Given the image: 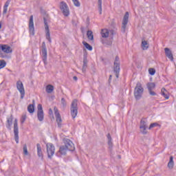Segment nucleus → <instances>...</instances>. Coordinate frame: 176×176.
<instances>
[{"label": "nucleus", "mask_w": 176, "mask_h": 176, "mask_svg": "<svg viewBox=\"0 0 176 176\" xmlns=\"http://www.w3.org/2000/svg\"><path fill=\"white\" fill-rule=\"evenodd\" d=\"M27 119V115H23L22 116V118H21V123H24V122H25V120Z\"/></svg>", "instance_id": "58836bf2"}, {"label": "nucleus", "mask_w": 176, "mask_h": 176, "mask_svg": "<svg viewBox=\"0 0 176 176\" xmlns=\"http://www.w3.org/2000/svg\"><path fill=\"white\" fill-rule=\"evenodd\" d=\"M54 90V87L52 85H48L46 86V92L48 94L53 93Z\"/></svg>", "instance_id": "cd10ccee"}, {"label": "nucleus", "mask_w": 176, "mask_h": 176, "mask_svg": "<svg viewBox=\"0 0 176 176\" xmlns=\"http://www.w3.org/2000/svg\"><path fill=\"white\" fill-rule=\"evenodd\" d=\"M129 16L130 14H129V12H126L123 17L122 28H121V31L123 33L126 32V28H127V24L129 23Z\"/></svg>", "instance_id": "20e7f679"}, {"label": "nucleus", "mask_w": 176, "mask_h": 176, "mask_svg": "<svg viewBox=\"0 0 176 176\" xmlns=\"http://www.w3.org/2000/svg\"><path fill=\"white\" fill-rule=\"evenodd\" d=\"M107 139H108V141L112 140V138L111 137V134H109V133L107 134Z\"/></svg>", "instance_id": "37998d69"}, {"label": "nucleus", "mask_w": 176, "mask_h": 176, "mask_svg": "<svg viewBox=\"0 0 176 176\" xmlns=\"http://www.w3.org/2000/svg\"><path fill=\"white\" fill-rule=\"evenodd\" d=\"M87 36L89 41H94V35L93 34V32L91 30H88L87 32Z\"/></svg>", "instance_id": "a878e982"}, {"label": "nucleus", "mask_w": 176, "mask_h": 176, "mask_svg": "<svg viewBox=\"0 0 176 176\" xmlns=\"http://www.w3.org/2000/svg\"><path fill=\"white\" fill-rule=\"evenodd\" d=\"M142 47L143 50H147V49L149 48V44L148 43V41H146L145 40H142Z\"/></svg>", "instance_id": "bb28decb"}, {"label": "nucleus", "mask_w": 176, "mask_h": 176, "mask_svg": "<svg viewBox=\"0 0 176 176\" xmlns=\"http://www.w3.org/2000/svg\"><path fill=\"white\" fill-rule=\"evenodd\" d=\"M12 0H8L4 6H3V14H6V13H8V8L9 7V5L10 4V1Z\"/></svg>", "instance_id": "b1692460"}, {"label": "nucleus", "mask_w": 176, "mask_h": 176, "mask_svg": "<svg viewBox=\"0 0 176 176\" xmlns=\"http://www.w3.org/2000/svg\"><path fill=\"white\" fill-rule=\"evenodd\" d=\"M50 112H52V109H50Z\"/></svg>", "instance_id": "864d4df0"}, {"label": "nucleus", "mask_w": 176, "mask_h": 176, "mask_svg": "<svg viewBox=\"0 0 176 176\" xmlns=\"http://www.w3.org/2000/svg\"><path fill=\"white\" fill-rule=\"evenodd\" d=\"M16 89L21 94V99L23 100V98H24V96H25V90L24 89V85L21 80H18L16 82Z\"/></svg>", "instance_id": "39448f33"}, {"label": "nucleus", "mask_w": 176, "mask_h": 176, "mask_svg": "<svg viewBox=\"0 0 176 176\" xmlns=\"http://www.w3.org/2000/svg\"><path fill=\"white\" fill-rule=\"evenodd\" d=\"M148 92L151 96H155L156 94V93L152 90L148 91Z\"/></svg>", "instance_id": "a19ab883"}, {"label": "nucleus", "mask_w": 176, "mask_h": 176, "mask_svg": "<svg viewBox=\"0 0 176 176\" xmlns=\"http://www.w3.org/2000/svg\"><path fill=\"white\" fill-rule=\"evenodd\" d=\"M73 79H74V80H78V77L74 76V77H73Z\"/></svg>", "instance_id": "de8ad7c7"}, {"label": "nucleus", "mask_w": 176, "mask_h": 176, "mask_svg": "<svg viewBox=\"0 0 176 176\" xmlns=\"http://www.w3.org/2000/svg\"><path fill=\"white\" fill-rule=\"evenodd\" d=\"M50 112H52V109H50Z\"/></svg>", "instance_id": "5fc2aeb1"}, {"label": "nucleus", "mask_w": 176, "mask_h": 176, "mask_svg": "<svg viewBox=\"0 0 176 176\" xmlns=\"http://www.w3.org/2000/svg\"><path fill=\"white\" fill-rule=\"evenodd\" d=\"M161 94L166 98V100H168L169 96H168V91L166 90L164 88H162L161 90Z\"/></svg>", "instance_id": "393cba45"}, {"label": "nucleus", "mask_w": 176, "mask_h": 176, "mask_svg": "<svg viewBox=\"0 0 176 176\" xmlns=\"http://www.w3.org/2000/svg\"><path fill=\"white\" fill-rule=\"evenodd\" d=\"M146 86H147L148 90L151 91V90H153V89H155L156 85H155V82H148L147 83Z\"/></svg>", "instance_id": "7c9ffc66"}, {"label": "nucleus", "mask_w": 176, "mask_h": 176, "mask_svg": "<svg viewBox=\"0 0 176 176\" xmlns=\"http://www.w3.org/2000/svg\"><path fill=\"white\" fill-rule=\"evenodd\" d=\"M71 115L73 119H75L78 115V100L74 99L71 104Z\"/></svg>", "instance_id": "f03ea898"}, {"label": "nucleus", "mask_w": 176, "mask_h": 176, "mask_svg": "<svg viewBox=\"0 0 176 176\" xmlns=\"http://www.w3.org/2000/svg\"><path fill=\"white\" fill-rule=\"evenodd\" d=\"M12 122H13V116H10V118H8L7 120V123H8V125H7V127L8 129H10L12 124Z\"/></svg>", "instance_id": "c756f323"}, {"label": "nucleus", "mask_w": 176, "mask_h": 176, "mask_svg": "<svg viewBox=\"0 0 176 176\" xmlns=\"http://www.w3.org/2000/svg\"><path fill=\"white\" fill-rule=\"evenodd\" d=\"M81 31L82 32H83V28H81Z\"/></svg>", "instance_id": "603ef678"}, {"label": "nucleus", "mask_w": 176, "mask_h": 176, "mask_svg": "<svg viewBox=\"0 0 176 176\" xmlns=\"http://www.w3.org/2000/svg\"><path fill=\"white\" fill-rule=\"evenodd\" d=\"M28 111L29 113H34L35 112V100H33V104L28 106Z\"/></svg>", "instance_id": "aec40b11"}, {"label": "nucleus", "mask_w": 176, "mask_h": 176, "mask_svg": "<svg viewBox=\"0 0 176 176\" xmlns=\"http://www.w3.org/2000/svg\"><path fill=\"white\" fill-rule=\"evenodd\" d=\"M1 28H2V22L1 21H0V30H1Z\"/></svg>", "instance_id": "09e8293b"}, {"label": "nucleus", "mask_w": 176, "mask_h": 176, "mask_svg": "<svg viewBox=\"0 0 176 176\" xmlns=\"http://www.w3.org/2000/svg\"><path fill=\"white\" fill-rule=\"evenodd\" d=\"M29 30L32 35H35V28H34V16L31 15L29 21Z\"/></svg>", "instance_id": "2eb2a0df"}, {"label": "nucleus", "mask_w": 176, "mask_h": 176, "mask_svg": "<svg viewBox=\"0 0 176 176\" xmlns=\"http://www.w3.org/2000/svg\"><path fill=\"white\" fill-rule=\"evenodd\" d=\"M5 67H6V61L3 60H0V69L5 68Z\"/></svg>", "instance_id": "473e14b6"}, {"label": "nucleus", "mask_w": 176, "mask_h": 176, "mask_svg": "<svg viewBox=\"0 0 176 176\" xmlns=\"http://www.w3.org/2000/svg\"><path fill=\"white\" fill-rule=\"evenodd\" d=\"M87 63H89V60H87V55H84L83 65L82 69V72H83V74H85L86 69H87Z\"/></svg>", "instance_id": "a211bd4d"}, {"label": "nucleus", "mask_w": 176, "mask_h": 176, "mask_svg": "<svg viewBox=\"0 0 176 176\" xmlns=\"http://www.w3.org/2000/svg\"><path fill=\"white\" fill-rule=\"evenodd\" d=\"M109 46H111L112 45V41H109V43H107Z\"/></svg>", "instance_id": "a18cd8bd"}, {"label": "nucleus", "mask_w": 176, "mask_h": 176, "mask_svg": "<svg viewBox=\"0 0 176 176\" xmlns=\"http://www.w3.org/2000/svg\"><path fill=\"white\" fill-rule=\"evenodd\" d=\"M165 54L166 56V57H168V58H169V60H170V61H174V57L173 56V52H171V50H170V48H165Z\"/></svg>", "instance_id": "f3484780"}, {"label": "nucleus", "mask_w": 176, "mask_h": 176, "mask_svg": "<svg viewBox=\"0 0 176 176\" xmlns=\"http://www.w3.org/2000/svg\"><path fill=\"white\" fill-rule=\"evenodd\" d=\"M0 56H1V58H6V57H8L7 55H5V54H3L2 53L0 54Z\"/></svg>", "instance_id": "79ce46f5"}, {"label": "nucleus", "mask_w": 176, "mask_h": 176, "mask_svg": "<svg viewBox=\"0 0 176 176\" xmlns=\"http://www.w3.org/2000/svg\"><path fill=\"white\" fill-rule=\"evenodd\" d=\"M37 146V155L38 157H41V159H43V153H42V147H41V144L38 143L36 144Z\"/></svg>", "instance_id": "412c9836"}, {"label": "nucleus", "mask_w": 176, "mask_h": 176, "mask_svg": "<svg viewBox=\"0 0 176 176\" xmlns=\"http://www.w3.org/2000/svg\"><path fill=\"white\" fill-rule=\"evenodd\" d=\"M108 145H109V149H112L113 146V143L112 142V140H108Z\"/></svg>", "instance_id": "e433bc0d"}, {"label": "nucleus", "mask_w": 176, "mask_h": 176, "mask_svg": "<svg viewBox=\"0 0 176 176\" xmlns=\"http://www.w3.org/2000/svg\"><path fill=\"white\" fill-rule=\"evenodd\" d=\"M168 167L170 170L174 168V157L173 156L170 157L169 162L168 163Z\"/></svg>", "instance_id": "5701e85b"}, {"label": "nucleus", "mask_w": 176, "mask_h": 176, "mask_svg": "<svg viewBox=\"0 0 176 176\" xmlns=\"http://www.w3.org/2000/svg\"><path fill=\"white\" fill-rule=\"evenodd\" d=\"M156 126H159V124L157 123L151 124L148 129H149V130H151V129H153V127H156Z\"/></svg>", "instance_id": "ea45409f"}, {"label": "nucleus", "mask_w": 176, "mask_h": 176, "mask_svg": "<svg viewBox=\"0 0 176 176\" xmlns=\"http://www.w3.org/2000/svg\"><path fill=\"white\" fill-rule=\"evenodd\" d=\"M63 141L65 144L64 146L67 151H70L72 152L75 151V146L74 145L72 141H71L69 139H65Z\"/></svg>", "instance_id": "9d476101"}, {"label": "nucleus", "mask_w": 176, "mask_h": 176, "mask_svg": "<svg viewBox=\"0 0 176 176\" xmlns=\"http://www.w3.org/2000/svg\"><path fill=\"white\" fill-rule=\"evenodd\" d=\"M82 45H84L85 47H86L87 50H89V51L93 50V47H91V45L87 43L86 41H82Z\"/></svg>", "instance_id": "2f4dec72"}, {"label": "nucleus", "mask_w": 176, "mask_h": 176, "mask_svg": "<svg viewBox=\"0 0 176 176\" xmlns=\"http://www.w3.org/2000/svg\"><path fill=\"white\" fill-rule=\"evenodd\" d=\"M61 104L63 107H67V102L65 101V99H64V98L61 99Z\"/></svg>", "instance_id": "4c0bfd02"}, {"label": "nucleus", "mask_w": 176, "mask_h": 176, "mask_svg": "<svg viewBox=\"0 0 176 176\" xmlns=\"http://www.w3.org/2000/svg\"><path fill=\"white\" fill-rule=\"evenodd\" d=\"M101 36L102 38H108V36H109V30H108L107 29H102L101 30Z\"/></svg>", "instance_id": "4be33fe9"}, {"label": "nucleus", "mask_w": 176, "mask_h": 176, "mask_svg": "<svg viewBox=\"0 0 176 176\" xmlns=\"http://www.w3.org/2000/svg\"><path fill=\"white\" fill-rule=\"evenodd\" d=\"M111 79H112V75H110L109 78V82H111Z\"/></svg>", "instance_id": "49530a36"}, {"label": "nucleus", "mask_w": 176, "mask_h": 176, "mask_svg": "<svg viewBox=\"0 0 176 176\" xmlns=\"http://www.w3.org/2000/svg\"><path fill=\"white\" fill-rule=\"evenodd\" d=\"M60 9L65 17H68L69 16V8H68L67 3L65 1H61L60 3Z\"/></svg>", "instance_id": "7ed1b4c3"}, {"label": "nucleus", "mask_w": 176, "mask_h": 176, "mask_svg": "<svg viewBox=\"0 0 176 176\" xmlns=\"http://www.w3.org/2000/svg\"><path fill=\"white\" fill-rule=\"evenodd\" d=\"M111 33L112 34V35H113V30H111Z\"/></svg>", "instance_id": "8fccbe9b"}, {"label": "nucleus", "mask_w": 176, "mask_h": 176, "mask_svg": "<svg viewBox=\"0 0 176 176\" xmlns=\"http://www.w3.org/2000/svg\"><path fill=\"white\" fill-rule=\"evenodd\" d=\"M114 72H120V61L119 60V56H116L114 60Z\"/></svg>", "instance_id": "dca6fc26"}, {"label": "nucleus", "mask_w": 176, "mask_h": 176, "mask_svg": "<svg viewBox=\"0 0 176 176\" xmlns=\"http://www.w3.org/2000/svg\"><path fill=\"white\" fill-rule=\"evenodd\" d=\"M72 2L74 3V6H76L77 8L80 6V2H79V0H72Z\"/></svg>", "instance_id": "72a5a7b5"}, {"label": "nucleus", "mask_w": 176, "mask_h": 176, "mask_svg": "<svg viewBox=\"0 0 176 176\" xmlns=\"http://www.w3.org/2000/svg\"><path fill=\"white\" fill-rule=\"evenodd\" d=\"M68 150L64 146H61L59 148V151L57 153V156H61V155H67V152Z\"/></svg>", "instance_id": "6ab92c4d"}, {"label": "nucleus", "mask_w": 176, "mask_h": 176, "mask_svg": "<svg viewBox=\"0 0 176 176\" xmlns=\"http://www.w3.org/2000/svg\"><path fill=\"white\" fill-rule=\"evenodd\" d=\"M54 111L56 118V123L58 124V126L61 127V123L63 122V120L61 119V116L58 112V109H57V107H54Z\"/></svg>", "instance_id": "ddd939ff"}, {"label": "nucleus", "mask_w": 176, "mask_h": 176, "mask_svg": "<svg viewBox=\"0 0 176 176\" xmlns=\"http://www.w3.org/2000/svg\"><path fill=\"white\" fill-rule=\"evenodd\" d=\"M147 120L145 118H143L140 121V132L143 134H146L148 132L146 131V129H148V124Z\"/></svg>", "instance_id": "9b49d317"}, {"label": "nucleus", "mask_w": 176, "mask_h": 176, "mask_svg": "<svg viewBox=\"0 0 176 176\" xmlns=\"http://www.w3.org/2000/svg\"><path fill=\"white\" fill-rule=\"evenodd\" d=\"M23 154L25 155V156H28V149L27 148V144L23 145Z\"/></svg>", "instance_id": "f704fd0d"}, {"label": "nucleus", "mask_w": 176, "mask_h": 176, "mask_svg": "<svg viewBox=\"0 0 176 176\" xmlns=\"http://www.w3.org/2000/svg\"><path fill=\"white\" fill-rule=\"evenodd\" d=\"M98 6L100 14H102V0H98Z\"/></svg>", "instance_id": "c85d7f7f"}, {"label": "nucleus", "mask_w": 176, "mask_h": 176, "mask_svg": "<svg viewBox=\"0 0 176 176\" xmlns=\"http://www.w3.org/2000/svg\"><path fill=\"white\" fill-rule=\"evenodd\" d=\"M37 118L39 122H43V119H45V113H43V108L42 107V104H38L37 106Z\"/></svg>", "instance_id": "0eeeda50"}, {"label": "nucleus", "mask_w": 176, "mask_h": 176, "mask_svg": "<svg viewBox=\"0 0 176 176\" xmlns=\"http://www.w3.org/2000/svg\"><path fill=\"white\" fill-rule=\"evenodd\" d=\"M46 146H47V153L48 158L52 159L56 151L54 145H53V144L52 143H48L47 144Z\"/></svg>", "instance_id": "423d86ee"}, {"label": "nucleus", "mask_w": 176, "mask_h": 176, "mask_svg": "<svg viewBox=\"0 0 176 176\" xmlns=\"http://www.w3.org/2000/svg\"><path fill=\"white\" fill-rule=\"evenodd\" d=\"M148 72H149L150 75H155L156 70H155V69H153V68H150L148 69Z\"/></svg>", "instance_id": "c9c22d12"}, {"label": "nucleus", "mask_w": 176, "mask_h": 176, "mask_svg": "<svg viewBox=\"0 0 176 176\" xmlns=\"http://www.w3.org/2000/svg\"><path fill=\"white\" fill-rule=\"evenodd\" d=\"M45 30V38L47 39L50 43H52V38H50V30L49 29V25H47V20L45 17L43 18Z\"/></svg>", "instance_id": "1a4fd4ad"}, {"label": "nucleus", "mask_w": 176, "mask_h": 176, "mask_svg": "<svg viewBox=\"0 0 176 176\" xmlns=\"http://www.w3.org/2000/svg\"><path fill=\"white\" fill-rule=\"evenodd\" d=\"M116 78H119V72H115Z\"/></svg>", "instance_id": "c03bdc74"}, {"label": "nucleus", "mask_w": 176, "mask_h": 176, "mask_svg": "<svg viewBox=\"0 0 176 176\" xmlns=\"http://www.w3.org/2000/svg\"><path fill=\"white\" fill-rule=\"evenodd\" d=\"M1 50L3 52V53H6V54H9L13 52V50H12V47L8 45L0 44V52Z\"/></svg>", "instance_id": "f8f14e48"}, {"label": "nucleus", "mask_w": 176, "mask_h": 176, "mask_svg": "<svg viewBox=\"0 0 176 176\" xmlns=\"http://www.w3.org/2000/svg\"><path fill=\"white\" fill-rule=\"evenodd\" d=\"M41 52L43 56V61L46 65V64H47V49L46 48V44L45 43V42H43L42 43Z\"/></svg>", "instance_id": "6e6552de"}, {"label": "nucleus", "mask_w": 176, "mask_h": 176, "mask_svg": "<svg viewBox=\"0 0 176 176\" xmlns=\"http://www.w3.org/2000/svg\"><path fill=\"white\" fill-rule=\"evenodd\" d=\"M144 94V87H142V84L141 82H138L134 89V96L135 100H141Z\"/></svg>", "instance_id": "f257e3e1"}, {"label": "nucleus", "mask_w": 176, "mask_h": 176, "mask_svg": "<svg viewBox=\"0 0 176 176\" xmlns=\"http://www.w3.org/2000/svg\"><path fill=\"white\" fill-rule=\"evenodd\" d=\"M122 157H120V155H118V159H121Z\"/></svg>", "instance_id": "3c124183"}, {"label": "nucleus", "mask_w": 176, "mask_h": 176, "mask_svg": "<svg viewBox=\"0 0 176 176\" xmlns=\"http://www.w3.org/2000/svg\"><path fill=\"white\" fill-rule=\"evenodd\" d=\"M14 134L16 144H19V126L17 124V119H15L14 122Z\"/></svg>", "instance_id": "4468645a"}]
</instances>
